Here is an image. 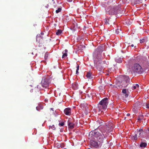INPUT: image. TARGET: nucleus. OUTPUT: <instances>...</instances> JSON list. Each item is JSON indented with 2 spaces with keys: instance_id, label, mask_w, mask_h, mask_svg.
I'll list each match as a JSON object with an SVG mask.
<instances>
[{
  "instance_id": "22",
  "label": "nucleus",
  "mask_w": 149,
  "mask_h": 149,
  "mask_svg": "<svg viewBox=\"0 0 149 149\" xmlns=\"http://www.w3.org/2000/svg\"><path fill=\"white\" fill-rule=\"evenodd\" d=\"M103 123V122L101 120H99L97 122V124H99L100 125V126H101L102 125Z\"/></svg>"
},
{
  "instance_id": "6",
  "label": "nucleus",
  "mask_w": 149,
  "mask_h": 149,
  "mask_svg": "<svg viewBox=\"0 0 149 149\" xmlns=\"http://www.w3.org/2000/svg\"><path fill=\"white\" fill-rule=\"evenodd\" d=\"M148 60L147 58L146 57L142 56L139 62L143 67L147 68L149 66V61Z\"/></svg>"
},
{
  "instance_id": "10",
  "label": "nucleus",
  "mask_w": 149,
  "mask_h": 149,
  "mask_svg": "<svg viewBox=\"0 0 149 149\" xmlns=\"http://www.w3.org/2000/svg\"><path fill=\"white\" fill-rule=\"evenodd\" d=\"M71 109L70 108H67L64 110V113L66 115L70 116L71 114Z\"/></svg>"
},
{
  "instance_id": "39",
  "label": "nucleus",
  "mask_w": 149,
  "mask_h": 149,
  "mask_svg": "<svg viewBox=\"0 0 149 149\" xmlns=\"http://www.w3.org/2000/svg\"><path fill=\"white\" fill-rule=\"evenodd\" d=\"M130 113H127V116H130Z\"/></svg>"
},
{
  "instance_id": "30",
  "label": "nucleus",
  "mask_w": 149,
  "mask_h": 149,
  "mask_svg": "<svg viewBox=\"0 0 149 149\" xmlns=\"http://www.w3.org/2000/svg\"><path fill=\"white\" fill-rule=\"evenodd\" d=\"M48 56V54L47 52H46L45 53V60H46L47 59Z\"/></svg>"
},
{
  "instance_id": "37",
  "label": "nucleus",
  "mask_w": 149,
  "mask_h": 149,
  "mask_svg": "<svg viewBox=\"0 0 149 149\" xmlns=\"http://www.w3.org/2000/svg\"><path fill=\"white\" fill-rule=\"evenodd\" d=\"M64 52H65V53H67V52H68V50L66 49H65V51H64Z\"/></svg>"
},
{
  "instance_id": "5",
  "label": "nucleus",
  "mask_w": 149,
  "mask_h": 149,
  "mask_svg": "<svg viewBox=\"0 0 149 149\" xmlns=\"http://www.w3.org/2000/svg\"><path fill=\"white\" fill-rule=\"evenodd\" d=\"M120 7V6L119 5H118L117 6H116L113 8L109 7L108 8L109 14L111 15L116 14L119 12Z\"/></svg>"
},
{
  "instance_id": "19",
  "label": "nucleus",
  "mask_w": 149,
  "mask_h": 149,
  "mask_svg": "<svg viewBox=\"0 0 149 149\" xmlns=\"http://www.w3.org/2000/svg\"><path fill=\"white\" fill-rule=\"evenodd\" d=\"M147 146V143H141L140 144V146L141 147L143 148H145Z\"/></svg>"
},
{
  "instance_id": "35",
  "label": "nucleus",
  "mask_w": 149,
  "mask_h": 149,
  "mask_svg": "<svg viewBox=\"0 0 149 149\" xmlns=\"http://www.w3.org/2000/svg\"><path fill=\"white\" fill-rule=\"evenodd\" d=\"M132 110H133V111H134V113H137V110H136L135 109V108H133L132 109Z\"/></svg>"
},
{
  "instance_id": "18",
  "label": "nucleus",
  "mask_w": 149,
  "mask_h": 149,
  "mask_svg": "<svg viewBox=\"0 0 149 149\" xmlns=\"http://www.w3.org/2000/svg\"><path fill=\"white\" fill-rule=\"evenodd\" d=\"M133 2H134L135 4H139L141 3V0H131Z\"/></svg>"
},
{
  "instance_id": "9",
  "label": "nucleus",
  "mask_w": 149,
  "mask_h": 149,
  "mask_svg": "<svg viewBox=\"0 0 149 149\" xmlns=\"http://www.w3.org/2000/svg\"><path fill=\"white\" fill-rule=\"evenodd\" d=\"M128 85H129L130 87H132V89L133 90H134L136 88H139V85L137 84L134 85L133 86L132 84H130V83L127 84L126 86H124L125 87H127L128 86Z\"/></svg>"
},
{
  "instance_id": "42",
  "label": "nucleus",
  "mask_w": 149,
  "mask_h": 149,
  "mask_svg": "<svg viewBox=\"0 0 149 149\" xmlns=\"http://www.w3.org/2000/svg\"><path fill=\"white\" fill-rule=\"evenodd\" d=\"M134 45H133V44H132V45H131V46L132 47H134Z\"/></svg>"
},
{
  "instance_id": "7",
  "label": "nucleus",
  "mask_w": 149,
  "mask_h": 149,
  "mask_svg": "<svg viewBox=\"0 0 149 149\" xmlns=\"http://www.w3.org/2000/svg\"><path fill=\"white\" fill-rule=\"evenodd\" d=\"M105 24L106 25H111L114 24L115 22V19H114L111 17H109L107 18H105L104 19Z\"/></svg>"
},
{
  "instance_id": "15",
  "label": "nucleus",
  "mask_w": 149,
  "mask_h": 149,
  "mask_svg": "<svg viewBox=\"0 0 149 149\" xmlns=\"http://www.w3.org/2000/svg\"><path fill=\"white\" fill-rule=\"evenodd\" d=\"M138 134H139V137H142L144 133L143 130H140L138 132Z\"/></svg>"
},
{
  "instance_id": "20",
  "label": "nucleus",
  "mask_w": 149,
  "mask_h": 149,
  "mask_svg": "<svg viewBox=\"0 0 149 149\" xmlns=\"http://www.w3.org/2000/svg\"><path fill=\"white\" fill-rule=\"evenodd\" d=\"M116 33L117 34H118L120 33H122L121 30L120 28H117L116 30Z\"/></svg>"
},
{
  "instance_id": "16",
  "label": "nucleus",
  "mask_w": 149,
  "mask_h": 149,
  "mask_svg": "<svg viewBox=\"0 0 149 149\" xmlns=\"http://www.w3.org/2000/svg\"><path fill=\"white\" fill-rule=\"evenodd\" d=\"M130 138L132 140H136L137 139V135L136 134L134 136H130Z\"/></svg>"
},
{
  "instance_id": "1",
  "label": "nucleus",
  "mask_w": 149,
  "mask_h": 149,
  "mask_svg": "<svg viewBox=\"0 0 149 149\" xmlns=\"http://www.w3.org/2000/svg\"><path fill=\"white\" fill-rule=\"evenodd\" d=\"M100 132L97 130H95L90 132L89 136L92 137L95 140H91V145L95 148H98L101 146L104 142V139L107 136V133L112 131L113 127L111 125H107L106 124L100 127H99Z\"/></svg>"
},
{
  "instance_id": "17",
  "label": "nucleus",
  "mask_w": 149,
  "mask_h": 149,
  "mask_svg": "<svg viewBox=\"0 0 149 149\" xmlns=\"http://www.w3.org/2000/svg\"><path fill=\"white\" fill-rule=\"evenodd\" d=\"M86 76L87 78L88 79H91L93 78V77L91 75V73L90 72H88L86 75Z\"/></svg>"
},
{
  "instance_id": "2",
  "label": "nucleus",
  "mask_w": 149,
  "mask_h": 149,
  "mask_svg": "<svg viewBox=\"0 0 149 149\" xmlns=\"http://www.w3.org/2000/svg\"><path fill=\"white\" fill-rule=\"evenodd\" d=\"M101 54H98L94 56V66L99 71L102 72V71L103 67V61L102 60Z\"/></svg>"
},
{
  "instance_id": "43",
  "label": "nucleus",
  "mask_w": 149,
  "mask_h": 149,
  "mask_svg": "<svg viewBox=\"0 0 149 149\" xmlns=\"http://www.w3.org/2000/svg\"><path fill=\"white\" fill-rule=\"evenodd\" d=\"M148 131L149 132V128H148Z\"/></svg>"
},
{
  "instance_id": "47",
  "label": "nucleus",
  "mask_w": 149,
  "mask_h": 149,
  "mask_svg": "<svg viewBox=\"0 0 149 149\" xmlns=\"http://www.w3.org/2000/svg\"><path fill=\"white\" fill-rule=\"evenodd\" d=\"M102 51H103V50H102L101 51L102 52Z\"/></svg>"
},
{
  "instance_id": "28",
  "label": "nucleus",
  "mask_w": 149,
  "mask_h": 149,
  "mask_svg": "<svg viewBox=\"0 0 149 149\" xmlns=\"http://www.w3.org/2000/svg\"><path fill=\"white\" fill-rule=\"evenodd\" d=\"M128 94L127 93H125L124 94H123V98H126L128 97Z\"/></svg>"
},
{
  "instance_id": "27",
  "label": "nucleus",
  "mask_w": 149,
  "mask_h": 149,
  "mask_svg": "<svg viewBox=\"0 0 149 149\" xmlns=\"http://www.w3.org/2000/svg\"><path fill=\"white\" fill-rule=\"evenodd\" d=\"M116 61L117 62H118V63H121L122 61V59L121 58H118V60H116Z\"/></svg>"
},
{
  "instance_id": "34",
  "label": "nucleus",
  "mask_w": 149,
  "mask_h": 149,
  "mask_svg": "<svg viewBox=\"0 0 149 149\" xmlns=\"http://www.w3.org/2000/svg\"><path fill=\"white\" fill-rule=\"evenodd\" d=\"M146 108L147 109H149V103H146Z\"/></svg>"
},
{
  "instance_id": "33",
  "label": "nucleus",
  "mask_w": 149,
  "mask_h": 149,
  "mask_svg": "<svg viewBox=\"0 0 149 149\" xmlns=\"http://www.w3.org/2000/svg\"><path fill=\"white\" fill-rule=\"evenodd\" d=\"M122 92L123 94L126 93L127 92L126 89H123L122 90Z\"/></svg>"
},
{
  "instance_id": "14",
  "label": "nucleus",
  "mask_w": 149,
  "mask_h": 149,
  "mask_svg": "<svg viewBox=\"0 0 149 149\" xmlns=\"http://www.w3.org/2000/svg\"><path fill=\"white\" fill-rule=\"evenodd\" d=\"M72 86L74 89H77L78 87V84L76 82L72 84Z\"/></svg>"
},
{
  "instance_id": "38",
  "label": "nucleus",
  "mask_w": 149,
  "mask_h": 149,
  "mask_svg": "<svg viewBox=\"0 0 149 149\" xmlns=\"http://www.w3.org/2000/svg\"><path fill=\"white\" fill-rule=\"evenodd\" d=\"M72 0H67V1H68V2H70L72 1Z\"/></svg>"
},
{
  "instance_id": "3",
  "label": "nucleus",
  "mask_w": 149,
  "mask_h": 149,
  "mask_svg": "<svg viewBox=\"0 0 149 149\" xmlns=\"http://www.w3.org/2000/svg\"><path fill=\"white\" fill-rule=\"evenodd\" d=\"M108 103V99L107 97H105L100 101L98 104V107L100 110L102 109H106L107 107Z\"/></svg>"
},
{
  "instance_id": "36",
  "label": "nucleus",
  "mask_w": 149,
  "mask_h": 149,
  "mask_svg": "<svg viewBox=\"0 0 149 149\" xmlns=\"http://www.w3.org/2000/svg\"><path fill=\"white\" fill-rule=\"evenodd\" d=\"M101 48H102V47H99L98 48V50L100 51V49H101Z\"/></svg>"
},
{
  "instance_id": "4",
  "label": "nucleus",
  "mask_w": 149,
  "mask_h": 149,
  "mask_svg": "<svg viewBox=\"0 0 149 149\" xmlns=\"http://www.w3.org/2000/svg\"><path fill=\"white\" fill-rule=\"evenodd\" d=\"M132 69L134 73L138 74H141L143 71V69L139 64L138 63L134 64L132 67Z\"/></svg>"
},
{
  "instance_id": "13",
  "label": "nucleus",
  "mask_w": 149,
  "mask_h": 149,
  "mask_svg": "<svg viewBox=\"0 0 149 149\" xmlns=\"http://www.w3.org/2000/svg\"><path fill=\"white\" fill-rule=\"evenodd\" d=\"M43 38V37L41 36L40 34H38L36 36V41L38 42H39L40 40V38L42 39Z\"/></svg>"
},
{
  "instance_id": "12",
  "label": "nucleus",
  "mask_w": 149,
  "mask_h": 149,
  "mask_svg": "<svg viewBox=\"0 0 149 149\" xmlns=\"http://www.w3.org/2000/svg\"><path fill=\"white\" fill-rule=\"evenodd\" d=\"M143 117L144 116L143 114H140L138 116L137 120L138 121H140L143 119Z\"/></svg>"
},
{
  "instance_id": "21",
  "label": "nucleus",
  "mask_w": 149,
  "mask_h": 149,
  "mask_svg": "<svg viewBox=\"0 0 149 149\" xmlns=\"http://www.w3.org/2000/svg\"><path fill=\"white\" fill-rule=\"evenodd\" d=\"M147 41V38L146 37H145L143 39L140 40V43H142L144 42H146Z\"/></svg>"
},
{
  "instance_id": "32",
  "label": "nucleus",
  "mask_w": 149,
  "mask_h": 149,
  "mask_svg": "<svg viewBox=\"0 0 149 149\" xmlns=\"http://www.w3.org/2000/svg\"><path fill=\"white\" fill-rule=\"evenodd\" d=\"M64 125V122H62L61 123H60L58 124L60 126H63Z\"/></svg>"
},
{
  "instance_id": "31",
  "label": "nucleus",
  "mask_w": 149,
  "mask_h": 149,
  "mask_svg": "<svg viewBox=\"0 0 149 149\" xmlns=\"http://www.w3.org/2000/svg\"><path fill=\"white\" fill-rule=\"evenodd\" d=\"M49 128H51L53 130H55V127L54 126V125H53L52 126H49Z\"/></svg>"
},
{
  "instance_id": "29",
  "label": "nucleus",
  "mask_w": 149,
  "mask_h": 149,
  "mask_svg": "<svg viewBox=\"0 0 149 149\" xmlns=\"http://www.w3.org/2000/svg\"><path fill=\"white\" fill-rule=\"evenodd\" d=\"M61 10V8H58L57 10L56 11V13H58L59 12H60Z\"/></svg>"
},
{
  "instance_id": "46",
  "label": "nucleus",
  "mask_w": 149,
  "mask_h": 149,
  "mask_svg": "<svg viewBox=\"0 0 149 149\" xmlns=\"http://www.w3.org/2000/svg\"><path fill=\"white\" fill-rule=\"evenodd\" d=\"M31 91H32V90H31Z\"/></svg>"
},
{
  "instance_id": "41",
  "label": "nucleus",
  "mask_w": 149,
  "mask_h": 149,
  "mask_svg": "<svg viewBox=\"0 0 149 149\" xmlns=\"http://www.w3.org/2000/svg\"><path fill=\"white\" fill-rule=\"evenodd\" d=\"M41 35H43L44 34V33H43L41 32Z\"/></svg>"
},
{
  "instance_id": "25",
  "label": "nucleus",
  "mask_w": 149,
  "mask_h": 149,
  "mask_svg": "<svg viewBox=\"0 0 149 149\" xmlns=\"http://www.w3.org/2000/svg\"><path fill=\"white\" fill-rule=\"evenodd\" d=\"M63 54V55L62 56V58H64L65 57H66L67 56V54L66 53H65L63 52L62 53Z\"/></svg>"
},
{
  "instance_id": "8",
  "label": "nucleus",
  "mask_w": 149,
  "mask_h": 149,
  "mask_svg": "<svg viewBox=\"0 0 149 149\" xmlns=\"http://www.w3.org/2000/svg\"><path fill=\"white\" fill-rule=\"evenodd\" d=\"M41 84L43 87L47 88L49 86V82L47 79H45L42 80Z\"/></svg>"
},
{
  "instance_id": "45",
  "label": "nucleus",
  "mask_w": 149,
  "mask_h": 149,
  "mask_svg": "<svg viewBox=\"0 0 149 149\" xmlns=\"http://www.w3.org/2000/svg\"><path fill=\"white\" fill-rule=\"evenodd\" d=\"M126 100V99H123V100Z\"/></svg>"
},
{
  "instance_id": "24",
  "label": "nucleus",
  "mask_w": 149,
  "mask_h": 149,
  "mask_svg": "<svg viewBox=\"0 0 149 149\" xmlns=\"http://www.w3.org/2000/svg\"><path fill=\"white\" fill-rule=\"evenodd\" d=\"M62 33V31L61 29H58L56 33V34L57 35H59Z\"/></svg>"
},
{
  "instance_id": "40",
  "label": "nucleus",
  "mask_w": 149,
  "mask_h": 149,
  "mask_svg": "<svg viewBox=\"0 0 149 149\" xmlns=\"http://www.w3.org/2000/svg\"><path fill=\"white\" fill-rule=\"evenodd\" d=\"M49 5H47V6H45V7L47 8H48V7H49Z\"/></svg>"
},
{
  "instance_id": "23",
  "label": "nucleus",
  "mask_w": 149,
  "mask_h": 149,
  "mask_svg": "<svg viewBox=\"0 0 149 149\" xmlns=\"http://www.w3.org/2000/svg\"><path fill=\"white\" fill-rule=\"evenodd\" d=\"M36 109L38 111H39L40 109H43V107L42 105H39L36 107Z\"/></svg>"
},
{
  "instance_id": "11",
  "label": "nucleus",
  "mask_w": 149,
  "mask_h": 149,
  "mask_svg": "<svg viewBox=\"0 0 149 149\" xmlns=\"http://www.w3.org/2000/svg\"><path fill=\"white\" fill-rule=\"evenodd\" d=\"M68 123V127L71 129H73L74 128V124L73 123L69 121Z\"/></svg>"
},
{
  "instance_id": "48",
  "label": "nucleus",
  "mask_w": 149,
  "mask_h": 149,
  "mask_svg": "<svg viewBox=\"0 0 149 149\" xmlns=\"http://www.w3.org/2000/svg\"><path fill=\"white\" fill-rule=\"evenodd\" d=\"M90 149V148H88V149Z\"/></svg>"
},
{
  "instance_id": "26",
  "label": "nucleus",
  "mask_w": 149,
  "mask_h": 149,
  "mask_svg": "<svg viewBox=\"0 0 149 149\" xmlns=\"http://www.w3.org/2000/svg\"><path fill=\"white\" fill-rule=\"evenodd\" d=\"M77 70H76V74H78L79 73L78 70L79 69V65H78L77 64Z\"/></svg>"
},
{
  "instance_id": "44",
  "label": "nucleus",
  "mask_w": 149,
  "mask_h": 149,
  "mask_svg": "<svg viewBox=\"0 0 149 149\" xmlns=\"http://www.w3.org/2000/svg\"><path fill=\"white\" fill-rule=\"evenodd\" d=\"M39 86L37 85V87L38 88V87H39V86Z\"/></svg>"
}]
</instances>
